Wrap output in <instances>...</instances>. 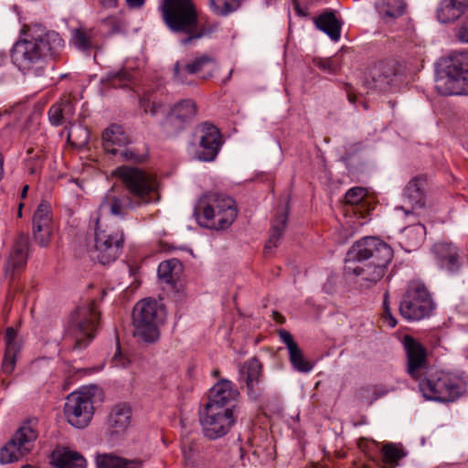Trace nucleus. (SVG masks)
I'll return each mask as SVG.
<instances>
[{
  "instance_id": "nucleus-1",
  "label": "nucleus",
  "mask_w": 468,
  "mask_h": 468,
  "mask_svg": "<svg viewBox=\"0 0 468 468\" xmlns=\"http://www.w3.org/2000/svg\"><path fill=\"white\" fill-rule=\"evenodd\" d=\"M64 48V40L53 30L39 24L25 25L11 49L12 63L23 75L42 78L48 60L56 58Z\"/></svg>"
},
{
  "instance_id": "nucleus-2",
  "label": "nucleus",
  "mask_w": 468,
  "mask_h": 468,
  "mask_svg": "<svg viewBox=\"0 0 468 468\" xmlns=\"http://www.w3.org/2000/svg\"><path fill=\"white\" fill-rule=\"evenodd\" d=\"M112 175L119 178L125 192L112 188L101 200L100 211L124 218L130 210L159 200L158 182L154 174L136 166L121 165Z\"/></svg>"
},
{
  "instance_id": "nucleus-3",
  "label": "nucleus",
  "mask_w": 468,
  "mask_h": 468,
  "mask_svg": "<svg viewBox=\"0 0 468 468\" xmlns=\"http://www.w3.org/2000/svg\"><path fill=\"white\" fill-rule=\"evenodd\" d=\"M237 214L234 199L219 193L203 196L194 209V216L199 225L215 229L229 228Z\"/></svg>"
},
{
  "instance_id": "nucleus-4",
  "label": "nucleus",
  "mask_w": 468,
  "mask_h": 468,
  "mask_svg": "<svg viewBox=\"0 0 468 468\" xmlns=\"http://www.w3.org/2000/svg\"><path fill=\"white\" fill-rule=\"evenodd\" d=\"M419 389L426 399L452 402L466 391V381L460 376L438 371L427 373L419 381Z\"/></svg>"
},
{
  "instance_id": "nucleus-5",
  "label": "nucleus",
  "mask_w": 468,
  "mask_h": 468,
  "mask_svg": "<svg viewBox=\"0 0 468 468\" xmlns=\"http://www.w3.org/2000/svg\"><path fill=\"white\" fill-rule=\"evenodd\" d=\"M165 319V310L154 299L146 298L133 307V336L145 343H154L160 336L159 327Z\"/></svg>"
},
{
  "instance_id": "nucleus-6",
  "label": "nucleus",
  "mask_w": 468,
  "mask_h": 468,
  "mask_svg": "<svg viewBox=\"0 0 468 468\" xmlns=\"http://www.w3.org/2000/svg\"><path fill=\"white\" fill-rule=\"evenodd\" d=\"M94 221V248L90 250V258L102 265L113 262L123 250V230L114 224L103 222L99 216Z\"/></svg>"
},
{
  "instance_id": "nucleus-7",
  "label": "nucleus",
  "mask_w": 468,
  "mask_h": 468,
  "mask_svg": "<svg viewBox=\"0 0 468 468\" xmlns=\"http://www.w3.org/2000/svg\"><path fill=\"white\" fill-rule=\"evenodd\" d=\"M158 9L172 33L188 37L198 27V13L193 0H162Z\"/></svg>"
},
{
  "instance_id": "nucleus-8",
  "label": "nucleus",
  "mask_w": 468,
  "mask_h": 468,
  "mask_svg": "<svg viewBox=\"0 0 468 468\" xmlns=\"http://www.w3.org/2000/svg\"><path fill=\"white\" fill-rule=\"evenodd\" d=\"M435 88L443 96L468 94V52L450 56L443 72L436 79Z\"/></svg>"
},
{
  "instance_id": "nucleus-9",
  "label": "nucleus",
  "mask_w": 468,
  "mask_h": 468,
  "mask_svg": "<svg viewBox=\"0 0 468 468\" xmlns=\"http://www.w3.org/2000/svg\"><path fill=\"white\" fill-rule=\"evenodd\" d=\"M100 313L94 301L79 306L69 319V332L74 344L73 350L88 346L99 327Z\"/></svg>"
},
{
  "instance_id": "nucleus-10",
  "label": "nucleus",
  "mask_w": 468,
  "mask_h": 468,
  "mask_svg": "<svg viewBox=\"0 0 468 468\" xmlns=\"http://www.w3.org/2000/svg\"><path fill=\"white\" fill-rule=\"evenodd\" d=\"M433 309L434 303L426 287L410 283L399 304L401 316L408 321H420L430 316Z\"/></svg>"
},
{
  "instance_id": "nucleus-11",
  "label": "nucleus",
  "mask_w": 468,
  "mask_h": 468,
  "mask_svg": "<svg viewBox=\"0 0 468 468\" xmlns=\"http://www.w3.org/2000/svg\"><path fill=\"white\" fill-rule=\"evenodd\" d=\"M94 414L93 394L87 391L70 393L64 406L67 421L77 429H83L91 421Z\"/></svg>"
},
{
  "instance_id": "nucleus-12",
  "label": "nucleus",
  "mask_w": 468,
  "mask_h": 468,
  "mask_svg": "<svg viewBox=\"0 0 468 468\" xmlns=\"http://www.w3.org/2000/svg\"><path fill=\"white\" fill-rule=\"evenodd\" d=\"M347 257V260L356 261L390 263L393 259V250L388 244L376 237H365L351 247Z\"/></svg>"
},
{
  "instance_id": "nucleus-13",
  "label": "nucleus",
  "mask_w": 468,
  "mask_h": 468,
  "mask_svg": "<svg viewBox=\"0 0 468 468\" xmlns=\"http://www.w3.org/2000/svg\"><path fill=\"white\" fill-rule=\"evenodd\" d=\"M37 438V432L29 424L21 426L0 449V463L6 464L21 459L33 449Z\"/></svg>"
},
{
  "instance_id": "nucleus-14",
  "label": "nucleus",
  "mask_w": 468,
  "mask_h": 468,
  "mask_svg": "<svg viewBox=\"0 0 468 468\" xmlns=\"http://www.w3.org/2000/svg\"><path fill=\"white\" fill-rule=\"evenodd\" d=\"M218 68L216 59L204 54L191 60H178L174 65V80L183 84H193L192 76L203 73L201 78L207 80L212 77Z\"/></svg>"
},
{
  "instance_id": "nucleus-15",
  "label": "nucleus",
  "mask_w": 468,
  "mask_h": 468,
  "mask_svg": "<svg viewBox=\"0 0 468 468\" xmlns=\"http://www.w3.org/2000/svg\"><path fill=\"white\" fill-rule=\"evenodd\" d=\"M239 415L228 410L205 408V413L200 419L204 435L209 440L225 436L236 423Z\"/></svg>"
},
{
  "instance_id": "nucleus-16",
  "label": "nucleus",
  "mask_w": 468,
  "mask_h": 468,
  "mask_svg": "<svg viewBox=\"0 0 468 468\" xmlns=\"http://www.w3.org/2000/svg\"><path fill=\"white\" fill-rule=\"evenodd\" d=\"M239 396L238 389L229 380L221 379L210 388L208 401L205 408L218 410H228V411L239 414Z\"/></svg>"
},
{
  "instance_id": "nucleus-17",
  "label": "nucleus",
  "mask_w": 468,
  "mask_h": 468,
  "mask_svg": "<svg viewBox=\"0 0 468 468\" xmlns=\"http://www.w3.org/2000/svg\"><path fill=\"white\" fill-rule=\"evenodd\" d=\"M199 142L195 152V157L202 162L213 161L223 144L219 130L209 122L201 123L197 130Z\"/></svg>"
},
{
  "instance_id": "nucleus-18",
  "label": "nucleus",
  "mask_w": 468,
  "mask_h": 468,
  "mask_svg": "<svg viewBox=\"0 0 468 468\" xmlns=\"http://www.w3.org/2000/svg\"><path fill=\"white\" fill-rule=\"evenodd\" d=\"M197 106L193 100L185 99L176 103L165 116L162 126L169 134H176L197 115Z\"/></svg>"
},
{
  "instance_id": "nucleus-19",
  "label": "nucleus",
  "mask_w": 468,
  "mask_h": 468,
  "mask_svg": "<svg viewBox=\"0 0 468 468\" xmlns=\"http://www.w3.org/2000/svg\"><path fill=\"white\" fill-rule=\"evenodd\" d=\"M403 346L407 355V372L418 382L428 372L427 351L413 336L406 335L403 337Z\"/></svg>"
},
{
  "instance_id": "nucleus-20",
  "label": "nucleus",
  "mask_w": 468,
  "mask_h": 468,
  "mask_svg": "<svg viewBox=\"0 0 468 468\" xmlns=\"http://www.w3.org/2000/svg\"><path fill=\"white\" fill-rule=\"evenodd\" d=\"M29 248L28 236L23 232L19 233L5 264V274L10 281H14L25 270L29 255Z\"/></svg>"
},
{
  "instance_id": "nucleus-21",
  "label": "nucleus",
  "mask_w": 468,
  "mask_h": 468,
  "mask_svg": "<svg viewBox=\"0 0 468 468\" xmlns=\"http://www.w3.org/2000/svg\"><path fill=\"white\" fill-rule=\"evenodd\" d=\"M346 260L345 271L346 273H353L356 276H361L367 282L366 286L371 287L378 282L385 275L389 263H381L374 261H357Z\"/></svg>"
},
{
  "instance_id": "nucleus-22",
  "label": "nucleus",
  "mask_w": 468,
  "mask_h": 468,
  "mask_svg": "<svg viewBox=\"0 0 468 468\" xmlns=\"http://www.w3.org/2000/svg\"><path fill=\"white\" fill-rule=\"evenodd\" d=\"M182 453L186 465L192 468H207L213 461L212 451L198 442L185 439L182 441Z\"/></svg>"
},
{
  "instance_id": "nucleus-23",
  "label": "nucleus",
  "mask_w": 468,
  "mask_h": 468,
  "mask_svg": "<svg viewBox=\"0 0 468 468\" xmlns=\"http://www.w3.org/2000/svg\"><path fill=\"white\" fill-rule=\"evenodd\" d=\"M427 183V176L419 175L410 180L405 186L403 197L412 209L422 208L425 206Z\"/></svg>"
},
{
  "instance_id": "nucleus-24",
  "label": "nucleus",
  "mask_w": 468,
  "mask_h": 468,
  "mask_svg": "<svg viewBox=\"0 0 468 468\" xmlns=\"http://www.w3.org/2000/svg\"><path fill=\"white\" fill-rule=\"evenodd\" d=\"M130 143V138L124 129L118 125L112 124L102 133L103 149L113 155H117L119 151Z\"/></svg>"
},
{
  "instance_id": "nucleus-25",
  "label": "nucleus",
  "mask_w": 468,
  "mask_h": 468,
  "mask_svg": "<svg viewBox=\"0 0 468 468\" xmlns=\"http://www.w3.org/2000/svg\"><path fill=\"white\" fill-rule=\"evenodd\" d=\"M371 88L386 91L394 82L396 69L389 62H378L370 69Z\"/></svg>"
},
{
  "instance_id": "nucleus-26",
  "label": "nucleus",
  "mask_w": 468,
  "mask_h": 468,
  "mask_svg": "<svg viewBox=\"0 0 468 468\" xmlns=\"http://www.w3.org/2000/svg\"><path fill=\"white\" fill-rule=\"evenodd\" d=\"M132 409L127 403L115 405L109 415L108 425L112 434H123L130 427Z\"/></svg>"
},
{
  "instance_id": "nucleus-27",
  "label": "nucleus",
  "mask_w": 468,
  "mask_h": 468,
  "mask_svg": "<svg viewBox=\"0 0 468 468\" xmlns=\"http://www.w3.org/2000/svg\"><path fill=\"white\" fill-rule=\"evenodd\" d=\"M468 9V0H441L437 8V17L441 23L456 21Z\"/></svg>"
},
{
  "instance_id": "nucleus-28",
  "label": "nucleus",
  "mask_w": 468,
  "mask_h": 468,
  "mask_svg": "<svg viewBox=\"0 0 468 468\" xmlns=\"http://www.w3.org/2000/svg\"><path fill=\"white\" fill-rule=\"evenodd\" d=\"M51 463L57 468L86 467V460L80 453L65 447H57L51 452Z\"/></svg>"
},
{
  "instance_id": "nucleus-29",
  "label": "nucleus",
  "mask_w": 468,
  "mask_h": 468,
  "mask_svg": "<svg viewBox=\"0 0 468 468\" xmlns=\"http://www.w3.org/2000/svg\"><path fill=\"white\" fill-rule=\"evenodd\" d=\"M71 34V44L86 55H90L99 46L97 33L93 28L80 27L72 29Z\"/></svg>"
},
{
  "instance_id": "nucleus-30",
  "label": "nucleus",
  "mask_w": 468,
  "mask_h": 468,
  "mask_svg": "<svg viewBox=\"0 0 468 468\" xmlns=\"http://www.w3.org/2000/svg\"><path fill=\"white\" fill-rule=\"evenodd\" d=\"M16 332L13 327H7L5 335V352L2 363L3 372H13L16 363V355L19 352V345L16 342Z\"/></svg>"
},
{
  "instance_id": "nucleus-31",
  "label": "nucleus",
  "mask_w": 468,
  "mask_h": 468,
  "mask_svg": "<svg viewBox=\"0 0 468 468\" xmlns=\"http://www.w3.org/2000/svg\"><path fill=\"white\" fill-rule=\"evenodd\" d=\"M144 463L140 458L127 459L113 453L99 454L96 457L98 468H142Z\"/></svg>"
},
{
  "instance_id": "nucleus-32",
  "label": "nucleus",
  "mask_w": 468,
  "mask_h": 468,
  "mask_svg": "<svg viewBox=\"0 0 468 468\" xmlns=\"http://www.w3.org/2000/svg\"><path fill=\"white\" fill-rule=\"evenodd\" d=\"M314 24L318 29L324 32L333 41H338L341 35V23L332 11H326L318 16Z\"/></svg>"
},
{
  "instance_id": "nucleus-33",
  "label": "nucleus",
  "mask_w": 468,
  "mask_h": 468,
  "mask_svg": "<svg viewBox=\"0 0 468 468\" xmlns=\"http://www.w3.org/2000/svg\"><path fill=\"white\" fill-rule=\"evenodd\" d=\"M287 220L288 207H284L271 222V234L265 245L266 251L278 247L286 228Z\"/></svg>"
},
{
  "instance_id": "nucleus-34",
  "label": "nucleus",
  "mask_w": 468,
  "mask_h": 468,
  "mask_svg": "<svg viewBox=\"0 0 468 468\" xmlns=\"http://www.w3.org/2000/svg\"><path fill=\"white\" fill-rule=\"evenodd\" d=\"M239 373L245 378L248 389L253 391L262 376V364L257 357H252L244 363Z\"/></svg>"
},
{
  "instance_id": "nucleus-35",
  "label": "nucleus",
  "mask_w": 468,
  "mask_h": 468,
  "mask_svg": "<svg viewBox=\"0 0 468 468\" xmlns=\"http://www.w3.org/2000/svg\"><path fill=\"white\" fill-rule=\"evenodd\" d=\"M33 228L37 230H45L47 228H52L51 206L47 201H42L33 215Z\"/></svg>"
},
{
  "instance_id": "nucleus-36",
  "label": "nucleus",
  "mask_w": 468,
  "mask_h": 468,
  "mask_svg": "<svg viewBox=\"0 0 468 468\" xmlns=\"http://www.w3.org/2000/svg\"><path fill=\"white\" fill-rule=\"evenodd\" d=\"M288 355L289 361L293 370L303 374H307L313 370L314 363L304 356L299 346L288 351Z\"/></svg>"
},
{
  "instance_id": "nucleus-37",
  "label": "nucleus",
  "mask_w": 468,
  "mask_h": 468,
  "mask_svg": "<svg viewBox=\"0 0 468 468\" xmlns=\"http://www.w3.org/2000/svg\"><path fill=\"white\" fill-rule=\"evenodd\" d=\"M406 4L404 0H383L380 13L386 22L402 16L405 13Z\"/></svg>"
},
{
  "instance_id": "nucleus-38",
  "label": "nucleus",
  "mask_w": 468,
  "mask_h": 468,
  "mask_svg": "<svg viewBox=\"0 0 468 468\" xmlns=\"http://www.w3.org/2000/svg\"><path fill=\"white\" fill-rule=\"evenodd\" d=\"M362 143H353L346 146L345 154L341 156V161L347 167L356 168L358 165H363L361 153L363 151Z\"/></svg>"
},
{
  "instance_id": "nucleus-39",
  "label": "nucleus",
  "mask_w": 468,
  "mask_h": 468,
  "mask_svg": "<svg viewBox=\"0 0 468 468\" xmlns=\"http://www.w3.org/2000/svg\"><path fill=\"white\" fill-rule=\"evenodd\" d=\"M405 456L402 449L397 447L393 443H387L382 448V461L390 468H394L399 464V461Z\"/></svg>"
},
{
  "instance_id": "nucleus-40",
  "label": "nucleus",
  "mask_w": 468,
  "mask_h": 468,
  "mask_svg": "<svg viewBox=\"0 0 468 468\" xmlns=\"http://www.w3.org/2000/svg\"><path fill=\"white\" fill-rule=\"evenodd\" d=\"M131 74L125 69H120L117 71H110L102 79V82L108 83L113 88H122L127 86L131 81Z\"/></svg>"
},
{
  "instance_id": "nucleus-41",
  "label": "nucleus",
  "mask_w": 468,
  "mask_h": 468,
  "mask_svg": "<svg viewBox=\"0 0 468 468\" xmlns=\"http://www.w3.org/2000/svg\"><path fill=\"white\" fill-rule=\"evenodd\" d=\"M209 5L216 15L228 16L239 8L240 0H209Z\"/></svg>"
},
{
  "instance_id": "nucleus-42",
  "label": "nucleus",
  "mask_w": 468,
  "mask_h": 468,
  "mask_svg": "<svg viewBox=\"0 0 468 468\" xmlns=\"http://www.w3.org/2000/svg\"><path fill=\"white\" fill-rule=\"evenodd\" d=\"M89 131L80 125H72L68 133V141L72 144L81 147L89 142Z\"/></svg>"
},
{
  "instance_id": "nucleus-43",
  "label": "nucleus",
  "mask_w": 468,
  "mask_h": 468,
  "mask_svg": "<svg viewBox=\"0 0 468 468\" xmlns=\"http://www.w3.org/2000/svg\"><path fill=\"white\" fill-rule=\"evenodd\" d=\"M180 265L176 259L162 261L157 270L158 277L166 283L173 282L174 272Z\"/></svg>"
},
{
  "instance_id": "nucleus-44",
  "label": "nucleus",
  "mask_w": 468,
  "mask_h": 468,
  "mask_svg": "<svg viewBox=\"0 0 468 468\" xmlns=\"http://www.w3.org/2000/svg\"><path fill=\"white\" fill-rule=\"evenodd\" d=\"M389 389L386 386H372L362 388L359 391V396L361 399H367L368 403L371 404L373 401L387 395Z\"/></svg>"
},
{
  "instance_id": "nucleus-45",
  "label": "nucleus",
  "mask_w": 468,
  "mask_h": 468,
  "mask_svg": "<svg viewBox=\"0 0 468 468\" xmlns=\"http://www.w3.org/2000/svg\"><path fill=\"white\" fill-rule=\"evenodd\" d=\"M218 28V24L214 23L211 25H204L199 29H196L193 33L189 34L188 37L182 40L184 45L191 43L193 40L199 39L203 37H207L217 31Z\"/></svg>"
},
{
  "instance_id": "nucleus-46",
  "label": "nucleus",
  "mask_w": 468,
  "mask_h": 468,
  "mask_svg": "<svg viewBox=\"0 0 468 468\" xmlns=\"http://www.w3.org/2000/svg\"><path fill=\"white\" fill-rule=\"evenodd\" d=\"M314 64L330 74H336L340 70V62L336 58H314Z\"/></svg>"
},
{
  "instance_id": "nucleus-47",
  "label": "nucleus",
  "mask_w": 468,
  "mask_h": 468,
  "mask_svg": "<svg viewBox=\"0 0 468 468\" xmlns=\"http://www.w3.org/2000/svg\"><path fill=\"white\" fill-rule=\"evenodd\" d=\"M367 191L365 187L355 186L350 188L345 195L346 204L355 206L359 205L367 197Z\"/></svg>"
},
{
  "instance_id": "nucleus-48",
  "label": "nucleus",
  "mask_w": 468,
  "mask_h": 468,
  "mask_svg": "<svg viewBox=\"0 0 468 468\" xmlns=\"http://www.w3.org/2000/svg\"><path fill=\"white\" fill-rule=\"evenodd\" d=\"M37 229V228H32L35 241L41 247H47L51 240L53 228H47L45 230Z\"/></svg>"
},
{
  "instance_id": "nucleus-49",
  "label": "nucleus",
  "mask_w": 468,
  "mask_h": 468,
  "mask_svg": "<svg viewBox=\"0 0 468 468\" xmlns=\"http://www.w3.org/2000/svg\"><path fill=\"white\" fill-rule=\"evenodd\" d=\"M442 264L451 272H454L459 268V260L456 250L449 248V253L441 257Z\"/></svg>"
},
{
  "instance_id": "nucleus-50",
  "label": "nucleus",
  "mask_w": 468,
  "mask_h": 468,
  "mask_svg": "<svg viewBox=\"0 0 468 468\" xmlns=\"http://www.w3.org/2000/svg\"><path fill=\"white\" fill-rule=\"evenodd\" d=\"M123 161L140 164L145 160V155L138 154L135 150L132 148H127L124 146L118 153Z\"/></svg>"
},
{
  "instance_id": "nucleus-51",
  "label": "nucleus",
  "mask_w": 468,
  "mask_h": 468,
  "mask_svg": "<svg viewBox=\"0 0 468 468\" xmlns=\"http://www.w3.org/2000/svg\"><path fill=\"white\" fill-rule=\"evenodd\" d=\"M140 107L144 110L145 113H150L151 115H156L160 109L162 108L161 102L151 101L149 99L144 97L140 99Z\"/></svg>"
},
{
  "instance_id": "nucleus-52",
  "label": "nucleus",
  "mask_w": 468,
  "mask_h": 468,
  "mask_svg": "<svg viewBox=\"0 0 468 468\" xmlns=\"http://www.w3.org/2000/svg\"><path fill=\"white\" fill-rule=\"evenodd\" d=\"M48 118L50 122L55 126L62 125L65 123L59 103L51 106L48 111Z\"/></svg>"
},
{
  "instance_id": "nucleus-53",
  "label": "nucleus",
  "mask_w": 468,
  "mask_h": 468,
  "mask_svg": "<svg viewBox=\"0 0 468 468\" xmlns=\"http://www.w3.org/2000/svg\"><path fill=\"white\" fill-rule=\"evenodd\" d=\"M388 298H389L388 292H386L384 294V298H383L384 315H385V319L387 320L388 325L390 327H395L397 325V320L391 314Z\"/></svg>"
},
{
  "instance_id": "nucleus-54",
  "label": "nucleus",
  "mask_w": 468,
  "mask_h": 468,
  "mask_svg": "<svg viewBox=\"0 0 468 468\" xmlns=\"http://www.w3.org/2000/svg\"><path fill=\"white\" fill-rule=\"evenodd\" d=\"M456 37L463 43H468V16L462 20L457 29Z\"/></svg>"
},
{
  "instance_id": "nucleus-55",
  "label": "nucleus",
  "mask_w": 468,
  "mask_h": 468,
  "mask_svg": "<svg viewBox=\"0 0 468 468\" xmlns=\"http://www.w3.org/2000/svg\"><path fill=\"white\" fill-rule=\"evenodd\" d=\"M278 335L280 339L285 344L288 351L298 346V344L293 340L291 333L287 330H279Z\"/></svg>"
},
{
  "instance_id": "nucleus-56",
  "label": "nucleus",
  "mask_w": 468,
  "mask_h": 468,
  "mask_svg": "<svg viewBox=\"0 0 468 468\" xmlns=\"http://www.w3.org/2000/svg\"><path fill=\"white\" fill-rule=\"evenodd\" d=\"M62 111L63 119L66 122L69 121L74 115V106L69 100L59 102Z\"/></svg>"
},
{
  "instance_id": "nucleus-57",
  "label": "nucleus",
  "mask_w": 468,
  "mask_h": 468,
  "mask_svg": "<svg viewBox=\"0 0 468 468\" xmlns=\"http://www.w3.org/2000/svg\"><path fill=\"white\" fill-rule=\"evenodd\" d=\"M130 359L122 355L120 351V347H118V352L114 355L112 358V363L115 367H126L130 364Z\"/></svg>"
},
{
  "instance_id": "nucleus-58",
  "label": "nucleus",
  "mask_w": 468,
  "mask_h": 468,
  "mask_svg": "<svg viewBox=\"0 0 468 468\" xmlns=\"http://www.w3.org/2000/svg\"><path fill=\"white\" fill-rule=\"evenodd\" d=\"M345 90L346 92V96H347L348 101L351 103H355L356 100V96L355 90L352 87V85H350L348 83H346L345 84Z\"/></svg>"
},
{
  "instance_id": "nucleus-59",
  "label": "nucleus",
  "mask_w": 468,
  "mask_h": 468,
  "mask_svg": "<svg viewBox=\"0 0 468 468\" xmlns=\"http://www.w3.org/2000/svg\"><path fill=\"white\" fill-rule=\"evenodd\" d=\"M145 0H126L128 5L133 8L141 7Z\"/></svg>"
},
{
  "instance_id": "nucleus-60",
  "label": "nucleus",
  "mask_w": 468,
  "mask_h": 468,
  "mask_svg": "<svg viewBox=\"0 0 468 468\" xmlns=\"http://www.w3.org/2000/svg\"><path fill=\"white\" fill-rule=\"evenodd\" d=\"M101 3L105 7H112L115 6L117 0H101Z\"/></svg>"
},
{
  "instance_id": "nucleus-61",
  "label": "nucleus",
  "mask_w": 468,
  "mask_h": 468,
  "mask_svg": "<svg viewBox=\"0 0 468 468\" xmlns=\"http://www.w3.org/2000/svg\"><path fill=\"white\" fill-rule=\"evenodd\" d=\"M27 165H28V170H29L30 174L34 175V174H37L38 172V165L37 164L31 165V162H29L27 164Z\"/></svg>"
},
{
  "instance_id": "nucleus-62",
  "label": "nucleus",
  "mask_w": 468,
  "mask_h": 468,
  "mask_svg": "<svg viewBox=\"0 0 468 468\" xmlns=\"http://www.w3.org/2000/svg\"><path fill=\"white\" fill-rule=\"evenodd\" d=\"M4 176V157L2 154H0V180L3 178Z\"/></svg>"
},
{
  "instance_id": "nucleus-63",
  "label": "nucleus",
  "mask_w": 468,
  "mask_h": 468,
  "mask_svg": "<svg viewBox=\"0 0 468 468\" xmlns=\"http://www.w3.org/2000/svg\"><path fill=\"white\" fill-rule=\"evenodd\" d=\"M29 187L27 185H25L23 186V189L21 191V198H26L27 195V191H28Z\"/></svg>"
},
{
  "instance_id": "nucleus-64",
  "label": "nucleus",
  "mask_w": 468,
  "mask_h": 468,
  "mask_svg": "<svg viewBox=\"0 0 468 468\" xmlns=\"http://www.w3.org/2000/svg\"><path fill=\"white\" fill-rule=\"evenodd\" d=\"M23 206H24V205H23V203H20V204H19V206H18V212H17V216H18L19 218H21V217H22V208H23Z\"/></svg>"
}]
</instances>
